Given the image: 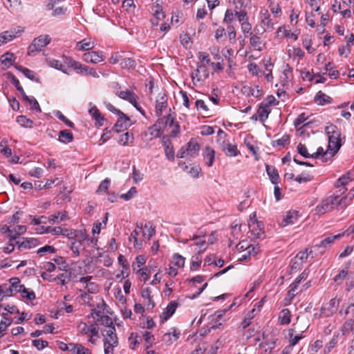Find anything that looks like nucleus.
Masks as SVG:
<instances>
[{"instance_id":"nucleus-1","label":"nucleus","mask_w":354,"mask_h":354,"mask_svg":"<svg viewBox=\"0 0 354 354\" xmlns=\"http://www.w3.org/2000/svg\"><path fill=\"white\" fill-rule=\"evenodd\" d=\"M328 137V145L324 155L333 157L341 147L340 133L335 126L331 125L326 129Z\"/></svg>"},{"instance_id":"nucleus-2","label":"nucleus","mask_w":354,"mask_h":354,"mask_svg":"<svg viewBox=\"0 0 354 354\" xmlns=\"http://www.w3.org/2000/svg\"><path fill=\"white\" fill-rule=\"evenodd\" d=\"M78 333L82 335L88 336V342L91 344H96L97 339L100 338L99 327L97 324L91 323L88 325L86 322H80L77 326Z\"/></svg>"},{"instance_id":"nucleus-3","label":"nucleus","mask_w":354,"mask_h":354,"mask_svg":"<svg viewBox=\"0 0 354 354\" xmlns=\"http://www.w3.org/2000/svg\"><path fill=\"white\" fill-rule=\"evenodd\" d=\"M104 354H113V350L118 345V339L115 333V328L111 327L104 329L102 332Z\"/></svg>"},{"instance_id":"nucleus-4","label":"nucleus","mask_w":354,"mask_h":354,"mask_svg":"<svg viewBox=\"0 0 354 354\" xmlns=\"http://www.w3.org/2000/svg\"><path fill=\"white\" fill-rule=\"evenodd\" d=\"M51 38L48 35H41L33 39L28 48V55L34 56L42 50L43 48L50 44Z\"/></svg>"},{"instance_id":"nucleus-5","label":"nucleus","mask_w":354,"mask_h":354,"mask_svg":"<svg viewBox=\"0 0 354 354\" xmlns=\"http://www.w3.org/2000/svg\"><path fill=\"white\" fill-rule=\"evenodd\" d=\"M248 228L254 239H262L264 236L262 223L257 221L256 213L250 215L248 221Z\"/></svg>"},{"instance_id":"nucleus-6","label":"nucleus","mask_w":354,"mask_h":354,"mask_svg":"<svg viewBox=\"0 0 354 354\" xmlns=\"http://www.w3.org/2000/svg\"><path fill=\"white\" fill-rule=\"evenodd\" d=\"M273 29L274 24L270 14L266 11L262 14L260 24L255 26L254 31L258 35H263L265 32L272 30Z\"/></svg>"},{"instance_id":"nucleus-7","label":"nucleus","mask_w":354,"mask_h":354,"mask_svg":"<svg viewBox=\"0 0 354 354\" xmlns=\"http://www.w3.org/2000/svg\"><path fill=\"white\" fill-rule=\"evenodd\" d=\"M339 304V299L336 297L333 298L326 304L325 306L321 308L319 314L315 313L314 316L316 318H319L322 315H324L326 317H330L337 310Z\"/></svg>"},{"instance_id":"nucleus-8","label":"nucleus","mask_w":354,"mask_h":354,"mask_svg":"<svg viewBox=\"0 0 354 354\" xmlns=\"http://www.w3.org/2000/svg\"><path fill=\"white\" fill-rule=\"evenodd\" d=\"M5 288L6 297H10L15 296L17 292H19L22 288L21 281L17 277H12L9 279V285L3 284Z\"/></svg>"},{"instance_id":"nucleus-9","label":"nucleus","mask_w":354,"mask_h":354,"mask_svg":"<svg viewBox=\"0 0 354 354\" xmlns=\"http://www.w3.org/2000/svg\"><path fill=\"white\" fill-rule=\"evenodd\" d=\"M208 77L209 71L204 64H198L197 68L192 73V79L194 84L205 80Z\"/></svg>"},{"instance_id":"nucleus-10","label":"nucleus","mask_w":354,"mask_h":354,"mask_svg":"<svg viewBox=\"0 0 354 354\" xmlns=\"http://www.w3.org/2000/svg\"><path fill=\"white\" fill-rule=\"evenodd\" d=\"M118 115L116 123L113 126V130L119 133L127 129L131 124L130 118L124 113L121 112Z\"/></svg>"},{"instance_id":"nucleus-11","label":"nucleus","mask_w":354,"mask_h":354,"mask_svg":"<svg viewBox=\"0 0 354 354\" xmlns=\"http://www.w3.org/2000/svg\"><path fill=\"white\" fill-rule=\"evenodd\" d=\"M342 235V234H338L337 235L328 236L322 240L319 243L316 244L314 246V249L317 250L320 254H323L326 248L330 246L335 240L340 238Z\"/></svg>"},{"instance_id":"nucleus-12","label":"nucleus","mask_w":354,"mask_h":354,"mask_svg":"<svg viewBox=\"0 0 354 354\" xmlns=\"http://www.w3.org/2000/svg\"><path fill=\"white\" fill-rule=\"evenodd\" d=\"M220 149L223 153L229 157L236 156L239 153L237 147L235 144H232L229 141L223 140L219 143Z\"/></svg>"},{"instance_id":"nucleus-13","label":"nucleus","mask_w":354,"mask_h":354,"mask_svg":"<svg viewBox=\"0 0 354 354\" xmlns=\"http://www.w3.org/2000/svg\"><path fill=\"white\" fill-rule=\"evenodd\" d=\"M82 59L85 62L91 64H97L104 59L102 52L91 51L86 53L82 55Z\"/></svg>"},{"instance_id":"nucleus-14","label":"nucleus","mask_w":354,"mask_h":354,"mask_svg":"<svg viewBox=\"0 0 354 354\" xmlns=\"http://www.w3.org/2000/svg\"><path fill=\"white\" fill-rule=\"evenodd\" d=\"M116 95L121 99L127 100L129 102H130L140 112H141L142 114H144V113L142 111L141 109L138 106V104H137L138 97L136 96V95L134 93H133L129 90H127V91L118 92L116 93Z\"/></svg>"},{"instance_id":"nucleus-15","label":"nucleus","mask_w":354,"mask_h":354,"mask_svg":"<svg viewBox=\"0 0 354 354\" xmlns=\"http://www.w3.org/2000/svg\"><path fill=\"white\" fill-rule=\"evenodd\" d=\"M263 339L264 342L259 345L262 354H272L275 348L277 339L274 337L268 339L263 335Z\"/></svg>"},{"instance_id":"nucleus-16","label":"nucleus","mask_w":354,"mask_h":354,"mask_svg":"<svg viewBox=\"0 0 354 354\" xmlns=\"http://www.w3.org/2000/svg\"><path fill=\"white\" fill-rule=\"evenodd\" d=\"M308 276V272L306 270L303 271L300 275L296 278L293 283H292L289 287L288 295L292 299L297 294L296 290L299 286V285L301 283V281L306 280Z\"/></svg>"},{"instance_id":"nucleus-17","label":"nucleus","mask_w":354,"mask_h":354,"mask_svg":"<svg viewBox=\"0 0 354 354\" xmlns=\"http://www.w3.org/2000/svg\"><path fill=\"white\" fill-rule=\"evenodd\" d=\"M178 304L176 301H172L167 305L166 308L163 310L160 316V319L162 323L165 322L170 317L174 315L178 307Z\"/></svg>"},{"instance_id":"nucleus-18","label":"nucleus","mask_w":354,"mask_h":354,"mask_svg":"<svg viewBox=\"0 0 354 354\" xmlns=\"http://www.w3.org/2000/svg\"><path fill=\"white\" fill-rule=\"evenodd\" d=\"M299 213L295 210H290L287 212L286 215L281 221V225L286 227L288 225L296 224L299 219Z\"/></svg>"},{"instance_id":"nucleus-19","label":"nucleus","mask_w":354,"mask_h":354,"mask_svg":"<svg viewBox=\"0 0 354 354\" xmlns=\"http://www.w3.org/2000/svg\"><path fill=\"white\" fill-rule=\"evenodd\" d=\"M203 160L207 167H212L215 159V151L210 147H205L202 153Z\"/></svg>"},{"instance_id":"nucleus-20","label":"nucleus","mask_w":354,"mask_h":354,"mask_svg":"<svg viewBox=\"0 0 354 354\" xmlns=\"http://www.w3.org/2000/svg\"><path fill=\"white\" fill-rule=\"evenodd\" d=\"M95 46V41L91 38H86L75 44V49L77 51H87L94 48Z\"/></svg>"},{"instance_id":"nucleus-21","label":"nucleus","mask_w":354,"mask_h":354,"mask_svg":"<svg viewBox=\"0 0 354 354\" xmlns=\"http://www.w3.org/2000/svg\"><path fill=\"white\" fill-rule=\"evenodd\" d=\"M142 231V223H137L136 228L131 232L129 241L133 240V246L136 248L140 249L142 242L143 241L142 239L138 238L139 234Z\"/></svg>"},{"instance_id":"nucleus-22","label":"nucleus","mask_w":354,"mask_h":354,"mask_svg":"<svg viewBox=\"0 0 354 354\" xmlns=\"http://www.w3.org/2000/svg\"><path fill=\"white\" fill-rule=\"evenodd\" d=\"M22 242L17 241L16 245L18 247V249L21 250V249H30L32 248H35L39 245V241L37 239L34 238H24Z\"/></svg>"},{"instance_id":"nucleus-23","label":"nucleus","mask_w":354,"mask_h":354,"mask_svg":"<svg viewBox=\"0 0 354 354\" xmlns=\"http://www.w3.org/2000/svg\"><path fill=\"white\" fill-rule=\"evenodd\" d=\"M250 45L254 50L258 51L263 50L266 44L257 35V34H251L250 37Z\"/></svg>"},{"instance_id":"nucleus-24","label":"nucleus","mask_w":354,"mask_h":354,"mask_svg":"<svg viewBox=\"0 0 354 354\" xmlns=\"http://www.w3.org/2000/svg\"><path fill=\"white\" fill-rule=\"evenodd\" d=\"M346 191V189L343 187L342 189H340L338 192L339 194H334L333 195L329 196L328 197L326 198L330 204L332 209H333L335 207L340 205L343 198L341 197V195L344 194Z\"/></svg>"},{"instance_id":"nucleus-25","label":"nucleus","mask_w":354,"mask_h":354,"mask_svg":"<svg viewBox=\"0 0 354 354\" xmlns=\"http://www.w3.org/2000/svg\"><path fill=\"white\" fill-rule=\"evenodd\" d=\"M180 332L176 328H172V332H168L163 335L162 342L167 345H171L179 338Z\"/></svg>"},{"instance_id":"nucleus-26","label":"nucleus","mask_w":354,"mask_h":354,"mask_svg":"<svg viewBox=\"0 0 354 354\" xmlns=\"http://www.w3.org/2000/svg\"><path fill=\"white\" fill-rule=\"evenodd\" d=\"M88 112L92 118L95 120L96 125L100 127L103 125L105 118L95 106H91Z\"/></svg>"},{"instance_id":"nucleus-27","label":"nucleus","mask_w":354,"mask_h":354,"mask_svg":"<svg viewBox=\"0 0 354 354\" xmlns=\"http://www.w3.org/2000/svg\"><path fill=\"white\" fill-rule=\"evenodd\" d=\"M156 230L155 227L153 226L152 223H146L144 226L142 225V239L143 241L149 240L154 234Z\"/></svg>"},{"instance_id":"nucleus-28","label":"nucleus","mask_w":354,"mask_h":354,"mask_svg":"<svg viewBox=\"0 0 354 354\" xmlns=\"http://www.w3.org/2000/svg\"><path fill=\"white\" fill-rule=\"evenodd\" d=\"M142 297L145 300L144 305L146 307L147 310H151L155 306V303L153 302L151 297V292L149 288H145L142 290Z\"/></svg>"},{"instance_id":"nucleus-29","label":"nucleus","mask_w":354,"mask_h":354,"mask_svg":"<svg viewBox=\"0 0 354 354\" xmlns=\"http://www.w3.org/2000/svg\"><path fill=\"white\" fill-rule=\"evenodd\" d=\"M70 352L72 354H91L90 350L80 344L70 343Z\"/></svg>"},{"instance_id":"nucleus-30","label":"nucleus","mask_w":354,"mask_h":354,"mask_svg":"<svg viewBox=\"0 0 354 354\" xmlns=\"http://www.w3.org/2000/svg\"><path fill=\"white\" fill-rule=\"evenodd\" d=\"M162 122L165 123H169L170 127H174V129L171 131V136L173 137H176L180 132V127L177 122H174V118L171 115H168L166 117H163L160 120Z\"/></svg>"},{"instance_id":"nucleus-31","label":"nucleus","mask_w":354,"mask_h":354,"mask_svg":"<svg viewBox=\"0 0 354 354\" xmlns=\"http://www.w3.org/2000/svg\"><path fill=\"white\" fill-rule=\"evenodd\" d=\"M77 73L85 75H89L95 78L99 77V75L93 68H90L86 65L80 64V66L79 67L78 70L77 71Z\"/></svg>"},{"instance_id":"nucleus-32","label":"nucleus","mask_w":354,"mask_h":354,"mask_svg":"<svg viewBox=\"0 0 354 354\" xmlns=\"http://www.w3.org/2000/svg\"><path fill=\"white\" fill-rule=\"evenodd\" d=\"M292 68L288 65L286 64L282 71V75H281V82L283 86H285L288 84L289 82L291 77H292Z\"/></svg>"},{"instance_id":"nucleus-33","label":"nucleus","mask_w":354,"mask_h":354,"mask_svg":"<svg viewBox=\"0 0 354 354\" xmlns=\"http://www.w3.org/2000/svg\"><path fill=\"white\" fill-rule=\"evenodd\" d=\"M17 33L15 30H10L0 34V46L14 39L17 37Z\"/></svg>"},{"instance_id":"nucleus-34","label":"nucleus","mask_w":354,"mask_h":354,"mask_svg":"<svg viewBox=\"0 0 354 354\" xmlns=\"http://www.w3.org/2000/svg\"><path fill=\"white\" fill-rule=\"evenodd\" d=\"M332 209L330 204L328 203L326 198H324L321 203L316 207L315 211L318 215H322L328 211Z\"/></svg>"},{"instance_id":"nucleus-35","label":"nucleus","mask_w":354,"mask_h":354,"mask_svg":"<svg viewBox=\"0 0 354 354\" xmlns=\"http://www.w3.org/2000/svg\"><path fill=\"white\" fill-rule=\"evenodd\" d=\"M341 331L344 335L351 333L354 336V319L346 321L341 328Z\"/></svg>"},{"instance_id":"nucleus-36","label":"nucleus","mask_w":354,"mask_h":354,"mask_svg":"<svg viewBox=\"0 0 354 354\" xmlns=\"http://www.w3.org/2000/svg\"><path fill=\"white\" fill-rule=\"evenodd\" d=\"M134 137L133 133L126 132L120 136L118 143L122 146H127L133 142Z\"/></svg>"},{"instance_id":"nucleus-37","label":"nucleus","mask_w":354,"mask_h":354,"mask_svg":"<svg viewBox=\"0 0 354 354\" xmlns=\"http://www.w3.org/2000/svg\"><path fill=\"white\" fill-rule=\"evenodd\" d=\"M271 112V109L270 107L266 106V105H263L262 104H260L258 110L257 114L260 120L263 122L268 118L269 114Z\"/></svg>"},{"instance_id":"nucleus-38","label":"nucleus","mask_w":354,"mask_h":354,"mask_svg":"<svg viewBox=\"0 0 354 354\" xmlns=\"http://www.w3.org/2000/svg\"><path fill=\"white\" fill-rule=\"evenodd\" d=\"M68 218V214L66 212H58L55 214L50 215L48 220L50 223H59Z\"/></svg>"},{"instance_id":"nucleus-39","label":"nucleus","mask_w":354,"mask_h":354,"mask_svg":"<svg viewBox=\"0 0 354 354\" xmlns=\"http://www.w3.org/2000/svg\"><path fill=\"white\" fill-rule=\"evenodd\" d=\"M13 232L8 234V238L10 241L17 239L21 234H24L26 232V227L25 225H18L15 227Z\"/></svg>"},{"instance_id":"nucleus-40","label":"nucleus","mask_w":354,"mask_h":354,"mask_svg":"<svg viewBox=\"0 0 354 354\" xmlns=\"http://www.w3.org/2000/svg\"><path fill=\"white\" fill-rule=\"evenodd\" d=\"M16 68L21 72L26 77L31 80H35L36 82H39V77L37 76L36 73L29 70L28 68H24L21 66H16Z\"/></svg>"},{"instance_id":"nucleus-41","label":"nucleus","mask_w":354,"mask_h":354,"mask_svg":"<svg viewBox=\"0 0 354 354\" xmlns=\"http://www.w3.org/2000/svg\"><path fill=\"white\" fill-rule=\"evenodd\" d=\"M15 56L12 53H6L1 56L0 61L6 67L11 66L15 61Z\"/></svg>"},{"instance_id":"nucleus-42","label":"nucleus","mask_w":354,"mask_h":354,"mask_svg":"<svg viewBox=\"0 0 354 354\" xmlns=\"http://www.w3.org/2000/svg\"><path fill=\"white\" fill-rule=\"evenodd\" d=\"M315 100L317 104L324 105L327 103H330L332 99L322 91H319L315 96Z\"/></svg>"},{"instance_id":"nucleus-43","label":"nucleus","mask_w":354,"mask_h":354,"mask_svg":"<svg viewBox=\"0 0 354 354\" xmlns=\"http://www.w3.org/2000/svg\"><path fill=\"white\" fill-rule=\"evenodd\" d=\"M279 319L281 324H289L290 322V311L287 308L283 309L279 313Z\"/></svg>"},{"instance_id":"nucleus-44","label":"nucleus","mask_w":354,"mask_h":354,"mask_svg":"<svg viewBox=\"0 0 354 354\" xmlns=\"http://www.w3.org/2000/svg\"><path fill=\"white\" fill-rule=\"evenodd\" d=\"M73 133L68 130L61 131L59 133V140L64 143H68L73 141Z\"/></svg>"},{"instance_id":"nucleus-45","label":"nucleus","mask_w":354,"mask_h":354,"mask_svg":"<svg viewBox=\"0 0 354 354\" xmlns=\"http://www.w3.org/2000/svg\"><path fill=\"white\" fill-rule=\"evenodd\" d=\"M19 293L21 294V297L29 301H32L35 299V292L32 290L26 288L23 284Z\"/></svg>"},{"instance_id":"nucleus-46","label":"nucleus","mask_w":354,"mask_h":354,"mask_svg":"<svg viewBox=\"0 0 354 354\" xmlns=\"http://www.w3.org/2000/svg\"><path fill=\"white\" fill-rule=\"evenodd\" d=\"M82 246V243L80 241H77V239H73L70 244V249L71 250L74 257H79L80 254V250Z\"/></svg>"},{"instance_id":"nucleus-47","label":"nucleus","mask_w":354,"mask_h":354,"mask_svg":"<svg viewBox=\"0 0 354 354\" xmlns=\"http://www.w3.org/2000/svg\"><path fill=\"white\" fill-rule=\"evenodd\" d=\"M185 259L183 256L178 254H174L170 263L177 268H181L185 266Z\"/></svg>"},{"instance_id":"nucleus-48","label":"nucleus","mask_w":354,"mask_h":354,"mask_svg":"<svg viewBox=\"0 0 354 354\" xmlns=\"http://www.w3.org/2000/svg\"><path fill=\"white\" fill-rule=\"evenodd\" d=\"M267 173L273 184L277 185L279 181V174L277 171L268 165H266Z\"/></svg>"},{"instance_id":"nucleus-49","label":"nucleus","mask_w":354,"mask_h":354,"mask_svg":"<svg viewBox=\"0 0 354 354\" xmlns=\"http://www.w3.org/2000/svg\"><path fill=\"white\" fill-rule=\"evenodd\" d=\"M140 340L141 338L137 333H132L129 337L130 348L135 349L140 344Z\"/></svg>"},{"instance_id":"nucleus-50","label":"nucleus","mask_w":354,"mask_h":354,"mask_svg":"<svg viewBox=\"0 0 354 354\" xmlns=\"http://www.w3.org/2000/svg\"><path fill=\"white\" fill-rule=\"evenodd\" d=\"M122 68H134L136 66V62L131 58L129 57H124L122 55V59L120 61V64Z\"/></svg>"},{"instance_id":"nucleus-51","label":"nucleus","mask_w":354,"mask_h":354,"mask_svg":"<svg viewBox=\"0 0 354 354\" xmlns=\"http://www.w3.org/2000/svg\"><path fill=\"white\" fill-rule=\"evenodd\" d=\"M187 150L190 154H195L199 150V145L194 140H191L186 145Z\"/></svg>"},{"instance_id":"nucleus-52","label":"nucleus","mask_w":354,"mask_h":354,"mask_svg":"<svg viewBox=\"0 0 354 354\" xmlns=\"http://www.w3.org/2000/svg\"><path fill=\"white\" fill-rule=\"evenodd\" d=\"M196 108L198 111H201L202 113L208 114L209 109L206 103L202 100H197L195 102Z\"/></svg>"},{"instance_id":"nucleus-53","label":"nucleus","mask_w":354,"mask_h":354,"mask_svg":"<svg viewBox=\"0 0 354 354\" xmlns=\"http://www.w3.org/2000/svg\"><path fill=\"white\" fill-rule=\"evenodd\" d=\"M167 100L164 97H161L160 100H157L156 104V112L158 115L162 114V111L166 108Z\"/></svg>"},{"instance_id":"nucleus-54","label":"nucleus","mask_w":354,"mask_h":354,"mask_svg":"<svg viewBox=\"0 0 354 354\" xmlns=\"http://www.w3.org/2000/svg\"><path fill=\"white\" fill-rule=\"evenodd\" d=\"M65 64L70 68H73L76 72L80 66L81 63L68 57H64Z\"/></svg>"},{"instance_id":"nucleus-55","label":"nucleus","mask_w":354,"mask_h":354,"mask_svg":"<svg viewBox=\"0 0 354 354\" xmlns=\"http://www.w3.org/2000/svg\"><path fill=\"white\" fill-rule=\"evenodd\" d=\"M192 240H198L197 242H196V245L198 248V252H201L202 251H204L206 249L205 244L206 241L204 239L203 237H200L198 236H194Z\"/></svg>"},{"instance_id":"nucleus-56","label":"nucleus","mask_w":354,"mask_h":354,"mask_svg":"<svg viewBox=\"0 0 354 354\" xmlns=\"http://www.w3.org/2000/svg\"><path fill=\"white\" fill-rule=\"evenodd\" d=\"M48 66L50 67L55 68L57 70H60L63 71L64 73H66L64 69L63 68V65L61 63L60 61L55 59H48L46 60Z\"/></svg>"},{"instance_id":"nucleus-57","label":"nucleus","mask_w":354,"mask_h":354,"mask_svg":"<svg viewBox=\"0 0 354 354\" xmlns=\"http://www.w3.org/2000/svg\"><path fill=\"white\" fill-rule=\"evenodd\" d=\"M313 251L311 250L309 252H308V250L306 249L303 251L299 252L297 255L296 258L299 259L301 261H306L308 257V256H311V258H313L314 256L313 254Z\"/></svg>"},{"instance_id":"nucleus-58","label":"nucleus","mask_w":354,"mask_h":354,"mask_svg":"<svg viewBox=\"0 0 354 354\" xmlns=\"http://www.w3.org/2000/svg\"><path fill=\"white\" fill-rule=\"evenodd\" d=\"M55 252V248L53 246L48 245L38 249V250L37 251V254H39L40 256H43L46 253L54 254Z\"/></svg>"},{"instance_id":"nucleus-59","label":"nucleus","mask_w":354,"mask_h":354,"mask_svg":"<svg viewBox=\"0 0 354 354\" xmlns=\"http://www.w3.org/2000/svg\"><path fill=\"white\" fill-rule=\"evenodd\" d=\"M109 184H110V180L109 178L104 179L100 184V185L97 189V193H98V194L106 193L108 191Z\"/></svg>"},{"instance_id":"nucleus-60","label":"nucleus","mask_w":354,"mask_h":354,"mask_svg":"<svg viewBox=\"0 0 354 354\" xmlns=\"http://www.w3.org/2000/svg\"><path fill=\"white\" fill-rule=\"evenodd\" d=\"M17 122L20 125L25 127H31L32 124V122L24 115H20L17 117Z\"/></svg>"},{"instance_id":"nucleus-61","label":"nucleus","mask_w":354,"mask_h":354,"mask_svg":"<svg viewBox=\"0 0 354 354\" xmlns=\"http://www.w3.org/2000/svg\"><path fill=\"white\" fill-rule=\"evenodd\" d=\"M279 32H282L284 37L292 38L294 40L297 39V35L291 32L290 30H286L285 27H279L277 30V33L279 34Z\"/></svg>"},{"instance_id":"nucleus-62","label":"nucleus","mask_w":354,"mask_h":354,"mask_svg":"<svg viewBox=\"0 0 354 354\" xmlns=\"http://www.w3.org/2000/svg\"><path fill=\"white\" fill-rule=\"evenodd\" d=\"M354 311V303H351L348 304L347 306H342L339 314L341 315H348L351 313H353Z\"/></svg>"},{"instance_id":"nucleus-63","label":"nucleus","mask_w":354,"mask_h":354,"mask_svg":"<svg viewBox=\"0 0 354 354\" xmlns=\"http://www.w3.org/2000/svg\"><path fill=\"white\" fill-rule=\"evenodd\" d=\"M99 321L100 322L102 325L106 326L107 328L111 327H115L113 324L112 319L109 317L108 315L102 316Z\"/></svg>"},{"instance_id":"nucleus-64","label":"nucleus","mask_w":354,"mask_h":354,"mask_svg":"<svg viewBox=\"0 0 354 354\" xmlns=\"http://www.w3.org/2000/svg\"><path fill=\"white\" fill-rule=\"evenodd\" d=\"M85 288L88 292L91 294H95L98 292L100 290L99 286L94 282L88 283L86 285Z\"/></svg>"}]
</instances>
